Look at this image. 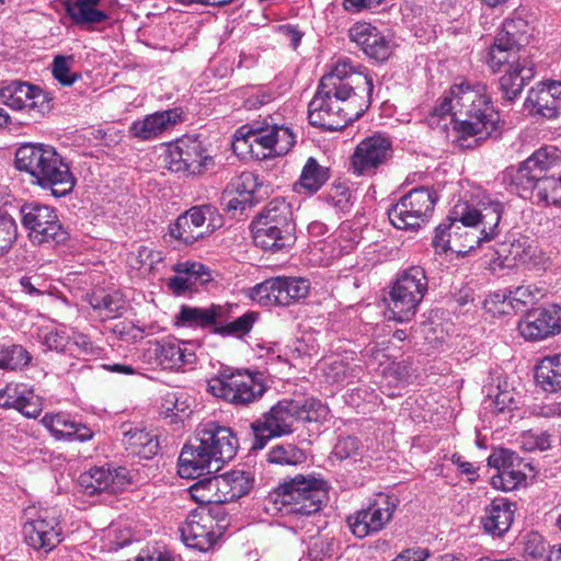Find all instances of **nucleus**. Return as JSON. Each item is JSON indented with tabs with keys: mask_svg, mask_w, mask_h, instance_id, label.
Returning <instances> with one entry per match:
<instances>
[{
	"mask_svg": "<svg viewBox=\"0 0 561 561\" xmlns=\"http://www.w3.org/2000/svg\"><path fill=\"white\" fill-rule=\"evenodd\" d=\"M538 385L546 392H558L561 390V353L548 355L541 358L536 365L535 371Z\"/></svg>",
	"mask_w": 561,
	"mask_h": 561,
	"instance_id": "obj_37",
	"label": "nucleus"
},
{
	"mask_svg": "<svg viewBox=\"0 0 561 561\" xmlns=\"http://www.w3.org/2000/svg\"><path fill=\"white\" fill-rule=\"evenodd\" d=\"M436 202L437 195L433 190L413 188L390 208L389 220L398 229H417L432 216Z\"/></svg>",
	"mask_w": 561,
	"mask_h": 561,
	"instance_id": "obj_12",
	"label": "nucleus"
},
{
	"mask_svg": "<svg viewBox=\"0 0 561 561\" xmlns=\"http://www.w3.org/2000/svg\"><path fill=\"white\" fill-rule=\"evenodd\" d=\"M428 288L425 271L421 266H411L403 271L390 291L389 309L393 320H411Z\"/></svg>",
	"mask_w": 561,
	"mask_h": 561,
	"instance_id": "obj_10",
	"label": "nucleus"
},
{
	"mask_svg": "<svg viewBox=\"0 0 561 561\" xmlns=\"http://www.w3.org/2000/svg\"><path fill=\"white\" fill-rule=\"evenodd\" d=\"M524 480V474L519 471L511 469V467L504 468L499 474L492 477V485L496 489L504 491H511L518 486Z\"/></svg>",
	"mask_w": 561,
	"mask_h": 561,
	"instance_id": "obj_58",
	"label": "nucleus"
},
{
	"mask_svg": "<svg viewBox=\"0 0 561 561\" xmlns=\"http://www.w3.org/2000/svg\"><path fill=\"white\" fill-rule=\"evenodd\" d=\"M261 184L257 176L252 172H242L239 176L234 178L226 191L227 195L234 193L243 198V204H252L254 194L260 188Z\"/></svg>",
	"mask_w": 561,
	"mask_h": 561,
	"instance_id": "obj_46",
	"label": "nucleus"
},
{
	"mask_svg": "<svg viewBox=\"0 0 561 561\" xmlns=\"http://www.w3.org/2000/svg\"><path fill=\"white\" fill-rule=\"evenodd\" d=\"M252 234L255 245L272 252L289 247L294 241L291 231L286 229L278 231L277 228L262 222H252Z\"/></svg>",
	"mask_w": 561,
	"mask_h": 561,
	"instance_id": "obj_34",
	"label": "nucleus"
},
{
	"mask_svg": "<svg viewBox=\"0 0 561 561\" xmlns=\"http://www.w3.org/2000/svg\"><path fill=\"white\" fill-rule=\"evenodd\" d=\"M123 434V443L129 454L144 459H150L157 455L159 442L156 435L137 427H129Z\"/></svg>",
	"mask_w": 561,
	"mask_h": 561,
	"instance_id": "obj_36",
	"label": "nucleus"
},
{
	"mask_svg": "<svg viewBox=\"0 0 561 561\" xmlns=\"http://www.w3.org/2000/svg\"><path fill=\"white\" fill-rule=\"evenodd\" d=\"M432 129L460 148H474L490 137H499L502 121L483 83L454 84L427 116Z\"/></svg>",
	"mask_w": 561,
	"mask_h": 561,
	"instance_id": "obj_1",
	"label": "nucleus"
},
{
	"mask_svg": "<svg viewBox=\"0 0 561 561\" xmlns=\"http://www.w3.org/2000/svg\"><path fill=\"white\" fill-rule=\"evenodd\" d=\"M531 196L546 205H561V176L556 179L543 175Z\"/></svg>",
	"mask_w": 561,
	"mask_h": 561,
	"instance_id": "obj_47",
	"label": "nucleus"
},
{
	"mask_svg": "<svg viewBox=\"0 0 561 561\" xmlns=\"http://www.w3.org/2000/svg\"><path fill=\"white\" fill-rule=\"evenodd\" d=\"M348 36L367 56L378 61L387 60L392 54L391 38L370 23H355L348 30Z\"/></svg>",
	"mask_w": 561,
	"mask_h": 561,
	"instance_id": "obj_22",
	"label": "nucleus"
},
{
	"mask_svg": "<svg viewBox=\"0 0 561 561\" xmlns=\"http://www.w3.org/2000/svg\"><path fill=\"white\" fill-rule=\"evenodd\" d=\"M227 478L229 479V488L231 489L230 497H234V500L248 494V492L252 488V481L249 476L244 471H230L227 472Z\"/></svg>",
	"mask_w": 561,
	"mask_h": 561,
	"instance_id": "obj_56",
	"label": "nucleus"
},
{
	"mask_svg": "<svg viewBox=\"0 0 561 561\" xmlns=\"http://www.w3.org/2000/svg\"><path fill=\"white\" fill-rule=\"evenodd\" d=\"M0 102L14 111H26L33 116H43L50 111V99L38 85L26 81L11 80L0 87Z\"/></svg>",
	"mask_w": 561,
	"mask_h": 561,
	"instance_id": "obj_15",
	"label": "nucleus"
},
{
	"mask_svg": "<svg viewBox=\"0 0 561 561\" xmlns=\"http://www.w3.org/2000/svg\"><path fill=\"white\" fill-rule=\"evenodd\" d=\"M176 274L190 277L195 285L206 284L211 280L209 270L202 263L197 262H180L173 266Z\"/></svg>",
	"mask_w": 561,
	"mask_h": 561,
	"instance_id": "obj_50",
	"label": "nucleus"
},
{
	"mask_svg": "<svg viewBox=\"0 0 561 561\" xmlns=\"http://www.w3.org/2000/svg\"><path fill=\"white\" fill-rule=\"evenodd\" d=\"M310 282L302 277H273L252 288L251 298L262 306H289L305 299Z\"/></svg>",
	"mask_w": 561,
	"mask_h": 561,
	"instance_id": "obj_14",
	"label": "nucleus"
},
{
	"mask_svg": "<svg viewBox=\"0 0 561 561\" xmlns=\"http://www.w3.org/2000/svg\"><path fill=\"white\" fill-rule=\"evenodd\" d=\"M453 228H455V220H450V222H443L436 227L432 242L436 252L446 253L448 250L454 251V245L451 244Z\"/></svg>",
	"mask_w": 561,
	"mask_h": 561,
	"instance_id": "obj_57",
	"label": "nucleus"
},
{
	"mask_svg": "<svg viewBox=\"0 0 561 561\" xmlns=\"http://www.w3.org/2000/svg\"><path fill=\"white\" fill-rule=\"evenodd\" d=\"M88 302L103 320L118 318L126 309V301L118 290L98 288L88 295Z\"/></svg>",
	"mask_w": 561,
	"mask_h": 561,
	"instance_id": "obj_32",
	"label": "nucleus"
},
{
	"mask_svg": "<svg viewBox=\"0 0 561 561\" xmlns=\"http://www.w3.org/2000/svg\"><path fill=\"white\" fill-rule=\"evenodd\" d=\"M327 497V483L314 476L297 474L279 483L265 497L268 512L310 516L318 513Z\"/></svg>",
	"mask_w": 561,
	"mask_h": 561,
	"instance_id": "obj_5",
	"label": "nucleus"
},
{
	"mask_svg": "<svg viewBox=\"0 0 561 561\" xmlns=\"http://www.w3.org/2000/svg\"><path fill=\"white\" fill-rule=\"evenodd\" d=\"M508 254L516 263H520L533 268L545 266L548 260L536 241L528 237H520L514 240L511 243Z\"/></svg>",
	"mask_w": 561,
	"mask_h": 561,
	"instance_id": "obj_38",
	"label": "nucleus"
},
{
	"mask_svg": "<svg viewBox=\"0 0 561 561\" xmlns=\"http://www.w3.org/2000/svg\"><path fill=\"white\" fill-rule=\"evenodd\" d=\"M209 477L198 480L193 485L190 486L188 491L193 500L198 503H215L214 491L208 490Z\"/></svg>",
	"mask_w": 561,
	"mask_h": 561,
	"instance_id": "obj_63",
	"label": "nucleus"
},
{
	"mask_svg": "<svg viewBox=\"0 0 561 561\" xmlns=\"http://www.w3.org/2000/svg\"><path fill=\"white\" fill-rule=\"evenodd\" d=\"M331 171L328 167L321 165L313 157L307 159L299 180L294 184L297 193L314 194L330 179Z\"/></svg>",
	"mask_w": 561,
	"mask_h": 561,
	"instance_id": "obj_35",
	"label": "nucleus"
},
{
	"mask_svg": "<svg viewBox=\"0 0 561 561\" xmlns=\"http://www.w3.org/2000/svg\"><path fill=\"white\" fill-rule=\"evenodd\" d=\"M237 449L238 439L229 427L208 422L182 448L178 472L185 479L215 473L236 456Z\"/></svg>",
	"mask_w": 561,
	"mask_h": 561,
	"instance_id": "obj_3",
	"label": "nucleus"
},
{
	"mask_svg": "<svg viewBox=\"0 0 561 561\" xmlns=\"http://www.w3.org/2000/svg\"><path fill=\"white\" fill-rule=\"evenodd\" d=\"M237 306L211 304L207 308L182 306L176 316L178 323L188 328L210 329L220 336L242 337L248 334L257 319V313L248 311L234 317Z\"/></svg>",
	"mask_w": 561,
	"mask_h": 561,
	"instance_id": "obj_6",
	"label": "nucleus"
},
{
	"mask_svg": "<svg viewBox=\"0 0 561 561\" xmlns=\"http://www.w3.org/2000/svg\"><path fill=\"white\" fill-rule=\"evenodd\" d=\"M253 222L266 224L274 228L286 229L294 232V224L290 220V209L285 202L272 201Z\"/></svg>",
	"mask_w": 561,
	"mask_h": 561,
	"instance_id": "obj_41",
	"label": "nucleus"
},
{
	"mask_svg": "<svg viewBox=\"0 0 561 561\" xmlns=\"http://www.w3.org/2000/svg\"><path fill=\"white\" fill-rule=\"evenodd\" d=\"M73 64L72 56L58 55L54 58L51 65V72L54 78L65 87L72 85L81 76L77 72H71Z\"/></svg>",
	"mask_w": 561,
	"mask_h": 561,
	"instance_id": "obj_49",
	"label": "nucleus"
},
{
	"mask_svg": "<svg viewBox=\"0 0 561 561\" xmlns=\"http://www.w3.org/2000/svg\"><path fill=\"white\" fill-rule=\"evenodd\" d=\"M328 413V407L314 398L282 400L251 423L254 434L253 449H262L271 438L291 434L296 421L319 422Z\"/></svg>",
	"mask_w": 561,
	"mask_h": 561,
	"instance_id": "obj_4",
	"label": "nucleus"
},
{
	"mask_svg": "<svg viewBox=\"0 0 561 561\" xmlns=\"http://www.w3.org/2000/svg\"><path fill=\"white\" fill-rule=\"evenodd\" d=\"M157 356L165 369H180L196 359L194 345L175 339L163 341L157 348Z\"/></svg>",
	"mask_w": 561,
	"mask_h": 561,
	"instance_id": "obj_29",
	"label": "nucleus"
},
{
	"mask_svg": "<svg viewBox=\"0 0 561 561\" xmlns=\"http://www.w3.org/2000/svg\"><path fill=\"white\" fill-rule=\"evenodd\" d=\"M374 84L371 76L340 59L324 75L308 105L309 123L324 130H342L369 107Z\"/></svg>",
	"mask_w": 561,
	"mask_h": 561,
	"instance_id": "obj_2",
	"label": "nucleus"
},
{
	"mask_svg": "<svg viewBox=\"0 0 561 561\" xmlns=\"http://www.w3.org/2000/svg\"><path fill=\"white\" fill-rule=\"evenodd\" d=\"M392 157V146L390 139L381 135H374L362 140L352 158L351 168L353 173L360 175H371L375 171Z\"/></svg>",
	"mask_w": 561,
	"mask_h": 561,
	"instance_id": "obj_17",
	"label": "nucleus"
},
{
	"mask_svg": "<svg viewBox=\"0 0 561 561\" xmlns=\"http://www.w3.org/2000/svg\"><path fill=\"white\" fill-rule=\"evenodd\" d=\"M56 152L51 146L24 144L15 152L16 169L27 172L35 183Z\"/></svg>",
	"mask_w": 561,
	"mask_h": 561,
	"instance_id": "obj_27",
	"label": "nucleus"
},
{
	"mask_svg": "<svg viewBox=\"0 0 561 561\" xmlns=\"http://www.w3.org/2000/svg\"><path fill=\"white\" fill-rule=\"evenodd\" d=\"M100 0H73L66 2V11L77 24H94L103 22L107 15L96 9Z\"/></svg>",
	"mask_w": 561,
	"mask_h": 561,
	"instance_id": "obj_40",
	"label": "nucleus"
},
{
	"mask_svg": "<svg viewBox=\"0 0 561 561\" xmlns=\"http://www.w3.org/2000/svg\"><path fill=\"white\" fill-rule=\"evenodd\" d=\"M222 225V218L211 205L194 206L180 215L170 225L169 232L172 238L184 244H192L198 239L211 234Z\"/></svg>",
	"mask_w": 561,
	"mask_h": 561,
	"instance_id": "obj_13",
	"label": "nucleus"
},
{
	"mask_svg": "<svg viewBox=\"0 0 561 561\" xmlns=\"http://www.w3.org/2000/svg\"><path fill=\"white\" fill-rule=\"evenodd\" d=\"M543 291V288L535 284H523L514 289H508L504 295V299L508 300V304L514 309L523 310L525 307L534 305L542 298L545 295Z\"/></svg>",
	"mask_w": 561,
	"mask_h": 561,
	"instance_id": "obj_44",
	"label": "nucleus"
},
{
	"mask_svg": "<svg viewBox=\"0 0 561 561\" xmlns=\"http://www.w3.org/2000/svg\"><path fill=\"white\" fill-rule=\"evenodd\" d=\"M217 526L209 512L193 511L181 527V536L187 547L207 551L220 535L215 530Z\"/></svg>",
	"mask_w": 561,
	"mask_h": 561,
	"instance_id": "obj_21",
	"label": "nucleus"
},
{
	"mask_svg": "<svg viewBox=\"0 0 561 561\" xmlns=\"http://www.w3.org/2000/svg\"><path fill=\"white\" fill-rule=\"evenodd\" d=\"M529 162L527 158L517 168H507L504 173L505 180H508L510 184L517 191V194L523 197L534 194L537 184L543 178L536 167Z\"/></svg>",
	"mask_w": 561,
	"mask_h": 561,
	"instance_id": "obj_33",
	"label": "nucleus"
},
{
	"mask_svg": "<svg viewBox=\"0 0 561 561\" xmlns=\"http://www.w3.org/2000/svg\"><path fill=\"white\" fill-rule=\"evenodd\" d=\"M207 391L234 407H249L263 397L266 387L257 371L226 368L207 381Z\"/></svg>",
	"mask_w": 561,
	"mask_h": 561,
	"instance_id": "obj_8",
	"label": "nucleus"
},
{
	"mask_svg": "<svg viewBox=\"0 0 561 561\" xmlns=\"http://www.w3.org/2000/svg\"><path fill=\"white\" fill-rule=\"evenodd\" d=\"M31 356L21 345L13 344L9 340H0V368L18 370L28 365Z\"/></svg>",
	"mask_w": 561,
	"mask_h": 561,
	"instance_id": "obj_42",
	"label": "nucleus"
},
{
	"mask_svg": "<svg viewBox=\"0 0 561 561\" xmlns=\"http://www.w3.org/2000/svg\"><path fill=\"white\" fill-rule=\"evenodd\" d=\"M15 238V221L7 213L0 211V255L11 248Z\"/></svg>",
	"mask_w": 561,
	"mask_h": 561,
	"instance_id": "obj_53",
	"label": "nucleus"
},
{
	"mask_svg": "<svg viewBox=\"0 0 561 561\" xmlns=\"http://www.w3.org/2000/svg\"><path fill=\"white\" fill-rule=\"evenodd\" d=\"M524 551L534 559L542 558L547 552V545L543 537L538 533H529L526 536Z\"/></svg>",
	"mask_w": 561,
	"mask_h": 561,
	"instance_id": "obj_61",
	"label": "nucleus"
},
{
	"mask_svg": "<svg viewBox=\"0 0 561 561\" xmlns=\"http://www.w3.org/2000/svg\"><path fill=\"white\" fill-rule=\"evenodd\" d=\"M294 144L295 136L288 127L254 122L236 131L233 148L242 150L248 146L250 152L256 158H268L286 154Z\"/></svg>",
	"mask_w": 561,
	"mask_h": 561,
	"instance_id": "obj_9",
	"label": "nucleus"
},
{
	"mask_svg": "<svg viewBox=\"0 0 561 561\" xmlns=\"http://www.w3.org/2000/svg\"><path fill=\"white\" fill-rule=\"evenodd\" d=\"M520 335L527 341H540L561 332V307L550 305L529 311L518 323Z\"/></svg>",
	"mask_w": 561,
	"mask_h": 561,
	"instance_id": "obj_20",
	"label": "nucleus"
},
{
	"mask_svg": "<svg viewBox=\"0 0 561 561\" xmlns=\"http://www.w3.org/2000/svg\"><path fill=\"white\" fill-rule=\"evenodd\" d=\"M180 121L181 113L178 108L156 112L147 115L144 119L134 122L129 127V133L135 138L148 140L161 135Z\"/></svg>",
	"mask_w": 561,
	"mask_h": 561,
	"instance_id": "obj_28",
	"label": "nucleus"
},
{
	"mask_svg": "<svg viewBox=\"0 0 561 561\" xmlns=\"http://www.w3.org/2000/svg\"><path fill=\"white\" fill-rule=\"evenodd\" d=\"M43 343L49 350L66 352L70 348L71 336L65 328H56L44 335Z\"/></svg>",
	"mask_w": 561,
	"mask_h": 561,
	"instance_id": "obj_55",
	"label": "nucleus"
},
{
	"mask_svg": "<svg viewBox=\"0 0 561 561\" xmlns=\"http://www.w3.org/2000/svg\"><path fill=\"white\" fill-rule=\"evenodd\" d=\"M25 542L36 549L50 551L61 542V529L55 517L39 516L23 527Z\"/></svg>",
	"mask_w": 561,
	"mask_h": 561,
	"instance_id": "obj_26",
	"label": "nucleus"
},
{
	"mask_svg": "<svg viewBox=\"0 0 561 561\" xmlns=\"http://www.w3.org/2000/svg\"><path fill=\"white\" fill-rule=\"evenodd\" d=\"M325 202L334 209L341 213H347L351 209V192L342 183L333 184L324 196Z\"/></svg>",
	"mask_w": 561,
	"mask_h": 561,
	"instance_id": "obj_52",
	"label": "nucleus"
},
{
	"mask_svg": "<svg viewBox=\"0 0 561 561\" xmlns=\"http://www.w3.org/2000/svg\"><path fill=\"white\" fill-rule=\"evenodd\" d=\"M519 445L526 451L547 450L551 446L550 434L539 430L526 431L519 436Z\"/></svg>",
	"mask_w": 561,
	"mask_h": 561,
	"instance_id": "obj_51",
	"label": "nucleus"
},
{
	"mask_svg": "<svg viewBox=\"0 0 561 561\" xmlns=\"http://www.w3.org/2000/svg\"><path fill=\"white\" fill-rule=\"evenodd\" d=\"M480 230L472 227H466L463 234H459V244H456L455 252H469L488 242L480 239Z\"/></svg>",
	"mask_w": 561,
	"mask_h": 561,
	"instance_id": "obj_60",
	"label": "nucleus"
},
{
	"mask_svg": "<svg viewBox=\"0 0 561 561\" xmlns=\"http://www.w3.org/2000/svg\"><path fill=\"white\" fill-rule=\"evenodd\" d=\"M35 184L42 188L50 190L55 197H64L72 192L76 179L68 163L56 152Z\"/></svg>",
	"mask_w": 561,
	"mask_h": 561,
	"instance_id": "obj_25",
	"label": "nucleus"
},
{
	"mask_svg": "<svg viewBox=\"0 0 561 561\" xmlns=\"http://www.w3.org/2000/svg\"><path fill=\"white\" fill-rule=\"evenodd\" d=\"M20 213L22 227L33 244H58L69 239V232L60 222L55 208L28 203L21 207Z\"/></svg>",
	"mask_w": 561,
	"mask_h": 561,
	"instance_id": "obj_11",
	"label": "nucleus"
},
{
	"mask_svg": "<svg viewBox=\"0 0 561 561\" xmlns=\"http://www.w3.org/2000/svg\"><path fill=\"white\" fill-rule=\"evenodd\" d=\"M42 423L57 439L87 442L93 437V432L89 427L71 421L64 414H46Z\"/></svg>",
	"mask_w": 561,
	"mask_h": 561,
	"instance_id": "obj_30",
	"label": "nucleus"
},
{
	"mask_svg": "<svg viewBox=\"0 0 561 561\" xmlns=\"http://www.w3.org/2000/svg\"><path fill=\"white\" fill-rule=\"evenodd\" d=\"M506 205L496 199L482 202L479 208H471L465 205L461 208L460 221L465 227L479 228L480 239L488 242L500 234V222Z\"/></svg>",
	"mask_w": 561,
	"mask_h": 561,
	"instance_id": "obj_18",
	"label": "nucleus"
},
{
	"mask_svg": "<svg viewBox=\"0 0 561 561\" xmlns=\"http://www.w3.org/2000/svg\"><path fill=\"white\" fill-rule=\"evenodd\" d=\"M359 440L355 437L347 436L339 439L334 446V455L336 458L343 460L358 455Z\"/></svg>",
	"mask_w": 561,
	"mask_h": 561,
	"instance_id": "obj_62",
	"label": "nucleus"
},
{
	"mask_svg": "<svg viewBox=\"0 0 561 561\" xmlns=\"http://www.w3.org/2000/svg\"><path fill=\"white\" fill-rule=\"evenodd\" d=\"M513 519L514 511L512 504L506 500L500 499L493 501L486 507L481 523L488 534L494 537H502L511 528Z\"/></svg>",
	"mask_w": 561,
	"mask_h": 561,
	"instance_id": "obj_31",
	"label": "nucleus"
},
{
	"mask_svg": "<svg viewBox=\"0 0 561 561\" xmlns=\"http://www.w3.org/2000/svg\"><path fill=\"white\" fill-rule=\"evenodd\" d=\"M528 160L543 175L550 168L561 164V149L557 146H543L528 157Z\"/></svg>",
	"mask_w": 561,
	"mask_h": 561,
	"instance_id": "obj_48",
	"label": "nucleus"
},
{
	"mask_svg": "<svg viewBox=\"0 0 561 561\" xmlns=\"http://www.w3.org/2000/svg\"><path fill=\"white\" fill-rule=\"evenodd\" d=\"M307 459L306 453L294 444H277L266 455L270 463L279 466H298Z\"/></svg>",
	"mask_w": 561,
	"mask_h": 561,
	"instance_id": "obj_43",
	"label": "nucleus"
},
{
	"mask_svg": "<svg viewBox=\"0 0 561 561\" xmlns=\"http://www.w3.org/2000/svg\"><path fill=\"white\" fill-rule=\"evenodd\" d=\"M214 491L215 503H228L234 501V497H230L231 489L229 488V479L227 474L210 476L208 482V490Z\"/></svg>",
	"mask_w": 561,
	"mask_h": 561,
	"instance_id": "obj_54",
	"label": "nucleus"
},
{
	"mask_svg": "<svg viewBox=\"0 0 561 561\" xmlns=\"http://www.w3.org/2000/svg\"><path fill=\"white\" fill-rule=\"evenodd\" d=\"M488 65L494 72L506 67L499 80L501 98L506 103H512L535 77V64L526 51H519L503 38L495 37L489 51Z\"/></svg>",
	"mask_w": 561,
	"mask_h": 561,
	"instance_id": "obj_7",
	"label": "nucleus"
},
{
	"mask_svg": "<svg viewBox=\"0 0 561 561\" xmlns=\"http://www.w3.org/2000/svg\"><path fill=\"white\" fill-rule=\"evenodd\" d=\"M0 408L14 409L28 419H36L43 411L42 399L25 383H8L0 390Z\"/></svg>",
	"mask_w": 561,
	"mask_h": 561,
	"instance_id": "obj_24",
	"label": "nucleus"
},
{
	"mask_svg": "<svg viewBox=\"0 0 561 561\" xmlns=\"http://www.w3.org/2000/svg\"><path fill=\"white\" fill-rule=\"evenodd\" d=\"M398 500L379 495L367 508L347 517V524L357 538H365L380 531L392 518Z\"/></svg>",
	"mask_w": 561,
	"mask_h": 561,
	"instance_id": "obj_16",
	"label": "nucleus"
},
{
	"mask_svg": "<svg viewBox=\"0 0 561 561\" xmlns=\"http://www.w3.org/2000/svg\"><path fill=\"white\" fill-rule=\"evenodd\" d=\"M325 378L329 382L340 383L348 379L347 365L342 360H335L325 368Z\"/></svg>",
	"mask_w": 561,
	"mask_h": 561,
	"instance_id": "obj_64",
	"label": "nucleus"
},
{
	"mask_svg": "<svg viewBox=\"0 0 561 561\" xmlns=\"http://www.w3.org/2000/svg\"><path fill=\"white\" fill-rule=\"evenodd\" d=\"M528 25L523 19L505 20L502 30L497 33L496 37L503 38L510 45L522 50V47L528 43Z\"/></svg>",
	"mask_w": 561,
	"mask_h": 561,
	"instance_id": "obj_45",
	"label": "nucleus"
},
{
	"mask_svg": "<svg viewBox=\"0 0 561 561\" xmlns=\"http://www.w3.org/2000/svg\"><path fill=\"white\" fill-rule=\"evenodd\" d=\"M211 162L197 138L184 137L179 139L168 151V168L172 172L190 174L201 173Z\"/></svg>",
	"mask_w": 561,
	"mask_h": 561,
	"instance_id": "obj_19",
	"label": "nucleus"
},
{
	"mask_svg": "<svg viewBox=\"0 0 561 561\" xmlns=\"http://www.w3.org/2000/svg\"><path fill=\"white\" fill-rule=\"evenodd\" d=\"M524 106L530 114L540 115L548 119H553L561 115V107L554 103L549 92H546L540 85L529 90Z\"/></svg>",
	"mask_w": 561,
	"mask_h": 561,
	"instance_id": "obj_39",
	"label": "nucleus"
},
{
	"mask_svg": "<svg viewBox=\"0 0 561 561\" xmlns=\"http://www.w3.org/2000/svg\"><path fill=\"white\" fill-rule=\"evenodd\" d=\"M128 483L127 470L122 467L114 470L95 467L81 473L78 478V484L82 492L90 496L104 491L116 493Z\"/></svg>",
	"mask_w": 561,
	"mask_h": 561,
	"instance_id": "obj_23",
	"label": "nucleus"
},
{
	"mask_svg": "<svg viewBox=\"0 0 561 561\" xmlns=\"http://www.w3.org/2000/svg\"><path fill=\"white\" fill-rule=\"evenodd\" d=\"M164 408L171 412L173 416L183 421L192 413L191 404L187 403V398L183 394L169 393L164 400Z\"/></svg>",
	"mask_w": 561,
	"mask_h": 561,
	"instance_id": "obj_59",
	"label": "nucleus"
}]
</instances>
